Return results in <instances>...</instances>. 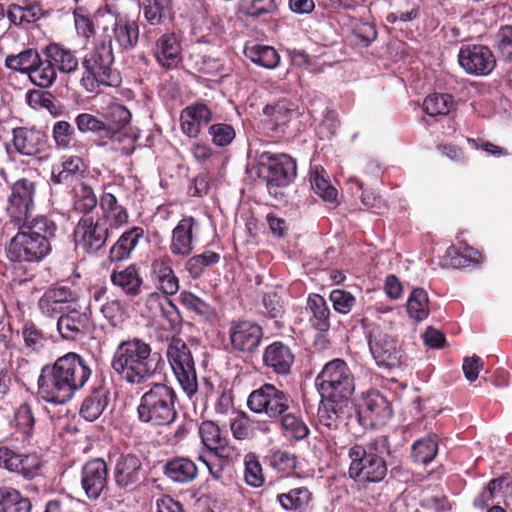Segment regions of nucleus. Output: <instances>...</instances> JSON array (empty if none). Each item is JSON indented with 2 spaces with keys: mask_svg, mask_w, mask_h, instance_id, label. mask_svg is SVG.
<instances>
[{
  "mask_svg": "<svg viewBox=\"0 0 512 512\" xmlns=\"http://www.w3.org/2000/svg\"><path fill=\"white\" fill-rule=\"evenodd\" d=\"M87 361L74 352L58 358L52 366H45L38 378V395L46 402L64 404L82 389L91 376Z\"/></svg>",
  "mask_w": 512,
  "mask_h": 512,
  "instance_id": "1",
  "label": "nucleus"
},
{
  "mask_svg": "<svg viewBox=\"0 0 512 512\" xmlns=\"http://www.w3.org/2000/svg\"><path fill=\"white\" fill-rule=\"evenodd\" d=\"M18 232L6 248V256L13 263H35L42 261L51 251V240L57 232L56 223L39 215L25 223L14 224Z\"/></svg>",
  "mask_w": 512,
  "mask_h": 512,
  "instance_id": "2",
  "label": "nucleus"
},
{
  "mask_svg": "<svg viewBox=\"0 0 512 512\" xmlns=\"http://www.w3.org/2000/svg\"><path fill=\"white\" fill-rule=\"evenodd\" d=\"M115 56L112 34L107 28L95 38L93 47L82 59L81 87L88 93H100L103 87H117L121 83L119 71L114 67Z\"/></svg>",
  "mask_w": 512,
  "mask_h": 512,
  "instance_id": "3",
  "label": "nucleus"
},
{
  "mask_svg": "<svg viewBox=\"0 0 512 512\" xmlns=\"http://www.w3.org/2000/svg\"><path fill=\"white\" fill-rule=\"evenodd\" d=\"M155 354L142 338L121 341L111 359V368L119 379L130 385L145 384L156 374Z\"/></svg>",
  "mask_w": 512,
  "mask_h": 512,
  "instance_id": "4",
  "label": "nucleus"
},
{
  "mask_svg": "<svg viewBox=\"0 0 512 512\" xmlns=\"http://www.w3.org/2000/svg\"><path fill=\"white\" fill-rule=\"evenodd\" d=\"M177 394L165 383H153L142 394L137 407L140 422L151 426H168L177 418Z\"/></svg>",
  "mask_w": 512,
  "mask_h": 512,
  "instance_id": "5",
  "label": "nucleus"
},
{
  "mask_svg": "<svg viewBox=\"0 0 512 512\" xmlns=\"http://www.w3.org/2000/svg\"><path fill=\"white\" fill-rule=\"evenodd\" d=\"M348 474L358 485L380 483L387 475V464L377 451L376 442L354 444L348 450Z\"/></svg>",
  "mask_w": 512,
  "mask_h": 512,
  "instance_id": "6",
  "label": "nucleus"
},
{
  "mask_svg": "<svg viewBox=\"0 0 512 512\" xmlns=\"http://www.w3.org/2000/svg\"><path fill=\"white\" fill-rule=\"evenodd\" d=\"M315 384L323 397L339 399L347 403L355 390L354 375L342 359L326 363L315 379Z\"/></svg>",
  "mask_w": 512,
  "mask_h": 512,
  "instance_id": "7",
  "label": "nucleus"
},
{
  "mask_svg": "<svg viewBox=\"0 0 512 512\" xmlns=\"http://www.w3.org/2000/svg\"><path fill=\"white\" fill-rule=\"evenodd\" d=\"M296 162L287 154L263 152L259 155L257 174L265 182L269 194L278 197V189L286 187L296 176Z\"/></svg>",
  "mask_w": 512,
  "mask_h": 512,
  "instance_id": "8",
  "label": "nucleus"
},
{
  "mask_svg": "<svg viewBox=\"0 0 512 512\" xmlns=\"http://www.w3.org/2000/svg\"><path fill=\"white\" fill-rule=\"evenodd\" d=\"M166 356L183 392L192 399L198 392V379L190 348L182 339L172 338Z\"/></svg>",
  "mask_w": 512,
  "mask_h": 512,
  "instance_id": "9",
  "label": "nucleus"
},
{
  "mask_svg": "<svg viewBox=\"0 0 512 512\" xmlns=\"http://www.w3.org/2000/svg\"><path fill=\"white\" fill-rule=\"evenodd\" d=\"M292 404L294 401L287 392L269 383L253 390L247 398L250 411L265 414L273 421H276Z\"/></svg>",
  "mask_w": 512,
  "mask_h": 512,
  "instance_id": "10",
  "label": "nucleus"
},
{
  "mask_svg": "<svg viewBox=\"0 0 512 512\" xmlns=\"http://www.w3.org/2000/svg\"><path fill=\"white\" fill-rule=\"evenodd\" d=\"M5 66L15 72L28 76L30 82L42 89H46L50 65L45 63V57L37 49L27 48L18 54H9L5 58Z\"/></svg>",
  "mask_w": 512,
  "mask_h": 512,
  "instance_id": "11",
  "label": "nucleus"
},
{
  "mask_svg": "<svg viewBox=\"0 0 512 512\" xmlns=\"http://www.w3.org/2000/svg\"><path fill=\"white\" fill-rule=\"evenodd\" d=\"M35 193V183L27 178L18 179L12 184L7 199L6 212L13 224L33 220Z\"/></svg>",
  "mask_w": 512,
  "mask_h": 512,
  "instance_id": "12",
  "label": "nucleus"
},
{
  "mask_svg": "<svg viewBox=\"0 0 512 512\" xmlns=\"http://www.w3.org/2000/svg\"><path fill=\"white\" fill-rule=\"evenodd\" d=\"M145 477V469L139 455L127 452L120 453L112 466V481L115 488L123 492H132Z\"/></svg>",
  "mask_w": 512,
  "mask_h": 512,
  "instance_id": "13",
  "label": "nucleus"
},
{
  "mask_svg": "<svg viewBox=\"0 0 512 512\" xmlns=\"http://www.w3.org/2000/svg\"><path fill=\"white\" fill-rule=\"evenodd\" d=\"M367 333L369 349L378 366L394 368L402 364V352L393 337L375 324L368 326Z\"/></svg>",
  "mask_w": 512,
  "mask_h": 512,
  "instance_id": "14",
  "label": "nucleus"
},
{
  "mask_svg": "<svg viewBox=\"0 0 512 512\" xmlns=\"http://www.w3.org/2000/svg\"><path fill=\"white\" fill-rule=\"evenodd\" d=\"M496 57L492 50L483 44H464L458 52L460 67L472 76H488L496 67Z\"/></svg>",
  "mask_w": 512,
  "mask_h": 512,
  "instance_id": "15",
  "label": "nucleus"
},
{
  "mask_svg": "<svg viewBox=\"0 0 512 512\" xmlns=\"http://www.w3.org/2000/svg\"><path fill=\"white\" fill-rule=\"evenodd\" d=\"M45 63L50 65V70L45 77L46 89L54 85L57 80V72L61 74H73L78 71L79 59L76 51L56 42L49 43L42 48Z\"/></svg>",
  "mask_w": 512,
  "mask_h": 512,
  "instance_id": "16",
  "label": "nucleus"
},
{
  "mask_svg": "<svg viewBox=\"0 0 512 512\" xmlns=\"http://www.w3.org/2000/svg\"><path fill=\"white\" fill-rule=\"evenodd\" d=\"M109 469L102 458H93L86 461L80 470V485L85 496L96 501L103 493L108 491Z\"/></svg>",
  "mask_w": 512,
  "mask_h": 512,
  "instance_id": "17",
  "label": "nucleus"
},
{
  "mask_svg": "<svg viewBox=\"0 0 512 512\" xmlns=\"http://www.w3.org/2000/svg\"><path fill=\"white\" fill-rule=\"evenodd\" d=\"M109 230L98 219L93 221L91 217H82L74 229L75 245L88 254L96 253L105 246Z\"/></svg>",
  "mask_w": 512,
  "mask_h": 512,
  "instance_id": "18",
  "label": "nucleus"
},
{
  "mask_svg": "<svg viewBox=\"0 0 512 512\" xmlns=\"http://www.w3.org/2000/svg\"><path fill=\"white\" fill-rule=\"evenodd\" d=\"M76 294L70 287L53 285L49 287L38 300V308L46 317H57L71 309Z\"/></svg>",
  "mask_w": 512,
  "mask_h": 512,
  "instance_id": "19",
  "label": "nucleus"
},
{
  "mask_svg": "<svg viewBox=\"0 0 512 512\" xmlns=\"http://www.w3.org/2000/svg\"><path fill=\"white\" fill-rule=\"evenodd\" d=\"M229 337L233 350L253 354L260 346L263 330L256 323L241 321L230 327Z\"/></svg>",
  "mask_w": 512,
  "mask_h": 512,
  "instance_id": "20",
  "label": "nucleus"
},
{
  "mask_svg": "<svg viewBox=\"0 0 512 512\" xmlns=\"http://www.w3.org/2000/svg\"><path fill=\"white\" fill-rule=\"evenodd\" d=\"M90 316L87 312L71 308L62 313L57 320V330L65 340H82L89 333Z\"/></svg>",
  "mask_w": 512,
  "mask_h": 512,
  "instance_id": "21",
  "label": "nucleus"
},
{
  "mask_svg": "<svg viewBox=\"0 0 512 512\" xmlns=\"http://www.w3.org/2000/svg\"><path fill=\"white\" fill-rule=\"evenodd\" d=\"M262 360L268 370L276 375L287 376L292 371L295 354L288 344L274 341L264 349Z\"/></svg>",
  "mask_w": 512,
  "mask_h": 512,
  "instance_id": "22",
  "label": "nucleus"
},
{
  "mask_svg": "<svg viewBox=\"0 0 512 512\" xmlns=\"http://www.w3.org/2000/svg\"><path fill=\"white\" fill-rule=\"evenodd\" d=\"M213 120V112L203 102L197 101L186 106L180 114L181 131L190 138L199 136L201 129Z\"/></svg>",
  "mask_w": 512,
  "mask_h": 512,
  "instance_id": "23",
  "label": "nucleus"
},
{
  "mask_svg": "<svg viewBox=\"0 0 512 512\" xmlns=\"http://www.w3.org/2000/svg\"><path fill=\"white\" fill-rule=\"evenodd\" d=\"M85 164L79 156L64 155L51 169V182L55 185L74 186L80 183L85 172Z\"/></svg>",
  "mask_w": 512,
  "mask_h": 512,
  "instance_id": "24",
  "label": "nucleus"
},
{
  "mask_svg": "<svg viewBox=\"0 0 512 512\" xmlns=\"http://www.w3.org/2000/svg\"><path fill=\"white\" fill-rule=\"evenodd\" d=\"M12 143L15 150L24 156H35L44 151L47 136L34 127H17L12 130Z\"/></svg>",
  "mask_w": 512,
  "mask_h": 512,
  "instance_id": "25",
  "label": "nucleus"
},
{
  "mask_svg": "<svg viewBox=\"0 0 512 512\" xmlns=\"http://www.w3.org/2000/svg\"><path fill=\"white\" fill-rule=\"evenodd\" d=\"M359 414L372 426L382 425L391 418L392 408L386 397L374 390L364 396Z\"/></svg>",
  "mask_w": 512,
  "mask_h": 512,
  "instance_id": "26",
  "label": "nucleus"
},
{
  "mask_svg": "<svg viewBox=\"0 0 512 512\" xmlns=\"http://www.w3.org/2000/svg\"><path fill=\"white\" fill-rule=\"evenodd\" d=\"M197 221L192 216L182 218L172 230L169 249L175 256L187 257L194 250V228Z\"/></svg>",
  "mask_w": 512,
  "mask_h": 512,
  "instance_id": "27",
  "label": "nucleus"
},
{
  "mask_svg": "<svg viewBox=\"0 0 512 512\" xmlns=\"http://www.w3.org/2000/svg\"><path fill=\"white\" fill-rule=\"evenodd\" d=\"M153 55L164 69L176 68L181 60V45L174 33H164L155 42Z\"/></svg>",
  "mask_w": 512,
  "mask_h": 512,
  "instance_id": "28",
  "label": "nucleus"
},
{
  "mask_svg": "<svg viewBox=\"0 0 512 512\" xmlns=\"http://www.w3.org/2000/svg\"><path fill=\"white\" fill-rule=\"evenodd\" d=\"M99 207L101 215L97 219L109 229H119L128 224V211L114 194L104 192L100 197Z\"/></svg>",
  "mask_w": 512,
  "mask_h": 512,
  "instance_id": "29",
  "label": "nucleus"
},
{
  "mask_svg": "<svg viewBox=\"0 0 512 512\" xmlns=\"http://www.w3.org/2000/svg\"><path fill=\"white\" fill-rule=\"evenodd\" d=\"M114 22L111 28L106 27L112 34L117 45L122 50L133 49L139 39V26L136 21L126 15L114 13Z\"/></svg>",
  "mask_w": 512,
  "mask_h": 512,
  "instance_id": "30",
  "label": "nucleus"
},
{
  "mask_svg": "<svg viewBox=\"0 0 512 512\" xmlns=\"http://www.w3.org/2000/svg\"><path fill=\"white\" fill-rule=\"evenodd\" d=\"M164 476L171 482L185 485L198 476L197 465L187 457L176 456L168 459L162 466Z\"/></svg>",
  "mask_w": 512,
  "mask_h": 512,
  "instance_id": "31",
  "label": "nucleus"
},
{
  "mask_svg": "<svg viewBox=\"0 0 512 512\" xmlns=\"http://www.w3.org/2000/svg\"><path fill=\"white\" fill-rule=\"evenodd\" d=\"M199 434L203 445L215 456L228 458L230 448L228 439L222 436L220 427L212 421H204L199 426Z\"/></svg>",
  "mask_w": 512,
  "mask_h": 512,
  "instance_id": "32",
  "label": "nucleus"
},
{
  "mask_svg": "<svg viewBox=\"0 0 512 512\" xmlns=\"http://www.w3.org/2000/svg\"><path fill=\"white\" fill-rule=\"evenodd\" d=\"M151 273L157 287L166 295H174L179 290V280L175 275L169 257L154 259Z\"/></svg>",
  "mask_w": 512,
  "mask_h": 512,
  "instance_id": "33",
  "label": "nucleus"
},
{
  "mask_svg": "<svg viewBox=\"0 0 512 512\" xmlns=\"http://www.w3.org/2000/svg\"><path fill=\"white\" fill-rule=\"evenodd\" d=\"M143 236L144 229L139 226L123 232L109 250L110 261L120 262L129 259Z\"/></svg>",
  "mask_w": 512,
  "mask_h": 512,
  "instance_id": "34",
  "label": "nucleus"
},
{
  "mask_svg": "<svg viewBox=\"0 0 512 512\" xmlns=\"http://www.w3.org/2000/svg\"><path fill=\"white\" fill-rule=\"evenodd\" d=\"M110 281L128 297L133 298L141 293L143 279L135 264H130L122 270H113Z\"/></svg>",
  "mask_w": 512,
  "mask_h": 512,
  "instance_id": "35",
  "label": "nucleus"
},
{
  "mask_svg": "<svg viewBox=\"0 0 512 512\" xmlns=\"http://www.w3.org/2000/svg\"><path fill=\"white\" fill-rule=\"evenodd\" d=\"M306 311L309 314V322L313 328L321 332L329 330L331 311L323 296L317 293L309 294Z\"/></svg>",
  "mask_w": 512,
  "mask_h": 512,
  "instance_id": "36",
  "label": "nucleus"
},
{
  "mask_svg": "<svg viewBox=\"0 0 512 512\" xmlns=\"http://www.w3.org/2000/svg\"><path fill=\"white\" fill-rule=\"evenodd\" d=\"M312 499V492L303 486L292 488L276 496L280 507L287 512H307Z\"/></svg>",
  "mask_w": 512,
  "mask_h": 512,
  "instance_id": "37",
  "label": "nucleus"
},
{
  "mask_svg": "<svg viewBox=\"0 0 512 512\" xmlns=\"http://www.w3.org/2000/svg\"><path fill=\"white\" fill-rule=\"evenodd\" d=\"M108 402L109 391L104 387L95 388L84 398L79 413L85 420L93 422L102 415Z\"/></svg>",
  "mask_w": 512,
  "mask_h": 512,
  "instance_id": "38",
  "label": "nucleus"
},
{
  "mask_svg": "<svg viewBox=\"0 0 512 512\" xmlns=\"http://www.w3.org/2000/svg\"><path fill=\"white\" fill-rule=\"evenodd\" d=\"M275 422H277L284 434L295 440H302L309 435V428L302 420L300 415L296 413V409L292 404L288 410L284 412Z\"/></svg>",
  "mask_w": 512,
  "mask_h": 512,
  "instance_id": "39",
  "label": "nucleus"
},
{
  "mask_svg": "<svg viewBox=\"0 0 512 512\" xmlns=\"http://www.w3.org/2000/svg\"><path fill=\"white\" fill-rule=\"evenodd\" d=\"M32 504L20 491L8 486L0 487V512H31Z\"/></svg>",
  "mask_w": 512,
  "mask_h": 512,
  "instance_id": "40",
  "label": "nucleus"
},
{
  "mask_svg": "<svg viewBox=\"0 0 512 512\" xmlns=\"http://www.w3.org/2000/svg\"><path fill=\"white\" fill-rule=\"evenodd\" d=\"M43 16L44 11L38 3H32L26 6L11 4L7 9L9 24L15 26L35 23Z\"/></svg>",
  "mask_w": 512,
  "mask_h": 512,
  "instance_id": "41",
  "label": "nucleus"
},
{
  "mask_svg": "<svg viewBox=\"0 0 512 512\" xmlns=\"http://www.w3.org/2000/svg\"><path fill=\"white\" fill-rule=\"evenodd\" d=\"M264 115L269 117L272 124L271 129L276 132H284L283 127L286 126L294 115L292 104L287 100H280L272 105H266Z\"/></svg>",
  "mask_w": 512,
  "mask_h": 512,
  "instance_id": "42",
  "label": "nucleus"
},
{
  "mask_svg": "<svg viewBox=\"0 0 512 512\" xmlns=\"http://www.w3.org/2000/svg\"><path fill=\"white\" fill-rule=\"evenodd\" d=\"M244 53L253 63L266 69H274L280 62V56L272 46L254 44L246 46Z\"/></svg>",
  "mask_w": 512,
  "mask_h": 512,
  "instance_id": "43",
  "label": "nucleus"
},
{
  "mask_svg": "<svg viewBox=\"0 0 512 512\" xmlns=\"http://www.w3.org/2000/svg\"><path fill=\"white\" fill-rule=\"evenodd\" d=\"M141 8L145 20L153 26L162 24L172 14L171 0H144Z\"/></svg>",
  "mask_w": 512,
  "mask_h": 512,
  "instance_id": "44",
  "label": "nucleus"
},
{
  "mask_svg": "<svg viewBox=\"0 0 512 512\" xmlns=\"http://www.w3.org/2000/svg\"><path fill=\"white\" fill-rule=\"evenodd\" d=\"M310 184L312 190L326 202H335L337 190L330 183L327 172L320 166H315L310 171Z\"/></svg>",
  "mask_w": 512,
  "mask_h": 512,
  "instance_id": "45",
  "label": "nucleus"
},
{
  "mask_svg": "<svg viewBox=\"0 0 512 512\" xmlns=\"http://www.w3.org/2000/svg\"><path fill=\"white\" fill-rule=\"evenodd\" d=\"M407 312L417 322L423 321L429 315V298L422 288H415L407 300Z\"/></svg>",
  "mask_w": 512,
  "mask_h": 512,
  "instance_id": "46",
  "label": "nucleus"
},
{
  "mask_svg": "<svg viewBox=\"0 0 512 512\" xmlns=\"http://www.w3.org/2000/svg\"><path fill=\"white\" fill-rule=\"evenodd\" d=\"M73 208L82 214H89L97 206V198L91 186L84 182L74 185Z\"/></svg>",
  "mask_w": 512,
  "mask_h": 512,
  "instance_id": "47",
  "label": "nucleus"
},
{
  "mask_svg": "<svg viewBox=\"0 0 512 512\" xmlns=\"http://www.w3.org/2000/svg\"><path fill=\"white\" fill-rule=\"evenodd\" d=\"M131 112L122 104H112L108 109V129H105L106 137H113L125 128L131 121Z\"/></svg>",
  "mask_w": 512,
  "mask_h": 512,
  "instance_id": "48",
  "label": "nucleus"
},
{
  "mask_svg": "<svg viewBox=\"0 0 512 512\" xmlns=\"http://www.w3.org/2000/svg\"><path fill=\"white\" fill-rule=\"evenodd\" d=\"M411 450L414 462L427 465L436 457L438 443L432 436L423 437L413 443Z\"/></svg>",
  "mask_w": 512,
  "mask_h": 512,
  "instance_id": "49",
  "label": "nucleus"
},
{
  "mask_svg": "<svg viewBox=\"0 0 512 512\" xmlns=\"http://www.w3.org/2000/svg\"><path fill=\"white\" fill-rule=\"evenodd\" d=\"M220 255L213 251H205L201 254L192 256L186 262V270L193 279L199 278L206 268L218 263Z\"/></svg>",
  "mask_w": 512,
  "mask_h": 512,
  "instance_id": "50",
  "label": "nucleus"
},
{
  "mask_svg": "<svg viewBox=\"0 0 512 512\" xmlns=\"http://www.w3.org/2000/svg\"><path fill=\"white\" fill-rule=\"evenodd\" d=\"M453 107L451 95L434 93L427 96L423 103L424 111L430 116H445Z\"/></svg>",
  "mask_w": 512,
  "mask_h": 512,
  "instance_id": "51",
  "label": "nucleus"
},
{
  "mask_svg": "<svg viewBox=\"0 0 512 512\" xmlns=\"http://www.w3.org/2000/svg\"><path fill=\"white\" fill-rule=\"evenodd\" d=\"M244 480L254 488L261 487L265 482L261 463L254 453H248L244 457Z\"/></svg>",
  "mask_w": 512,
  "mask_h": 512,
  "instance_id": "52",
  "label": "nucleus"
},
{
  "mask_svg": "<svg viewBox=\"0 0 512 512\" xmlns=\"http://www.w3.org/2000/svg\"><path fill=\"white\" fill-rule=\"evenodd\" d=\"M339 399H328L318 408L319 423L329 429H337L341 422V407H338Z\"/></svg>",
  "mask_w": 512,
  "mask_h": 512,
  "instance_id": "53",
  "label": "nucleus"
},
{
  "mask_svg": "<svg viewBox=\"0 0 512 512\" xmlns=\"http://www.w3.org/2000/svg\"><path fill=\"white\" fill-rule=\"evenodd\" d=\"M75 137L73 126L65 120L54 123L52 127V139L58 150H68L72 147Z\"/></svg>",
  "mask_w": 512,
  "mask_h": 512,
  "instance_id": "54",
  "label": "nucleus"
},
{
  "mask_svg": "<svg viewBox=\"0 0 512 512\" xmlns=\"http://www.w3.org/2000/svg\"><path fill=\"white\" fill-rule=\"evenodd\" d=\"M501 61L512 62V26H501L495 35L494 45Z\"/></svg>",
  "mask_w": 512,
  "mask_h": 512,
  "instance_id": "55",
  "label": "nucleus"
},
{
  "mask_svg": "<svg viewBox=\"0 0 512 512\" xmlns=\"http://www.w3.org/2000/svg\"><path fill=\"white\" fill-rule=\"evenodd\" d=\"M268 464L271 468L278 472L289 473L297 466V458L294 454L276 450L267 456Z\"/></svg>",
  "mask_w": 512,
  "mask_h": 512,
  "instance_id": "56",
  "label": "nucleus"
},
{
  "mask_svg": "<svg viewBox=\"0 0 512 512\" xmlns=\"http://www.w3.org/2000/svg\"><path fill=\"white\" fill-rule=\"evenodd\" d=\"M230 430L237 440L251 439L254 437V418L242 412L231 421Z\"/></svg>",
  "mask_w": 512,
  "mask_h": 512,
  "instance_id": "57",
  "label": "nucleus"
},
{
  "mask_svg": "<svg viewBox=\"0 0 512 512\" xmlns=\"http://www.w3.org/2000/svg\"><path fill=\"white\" fill-rule=\"evenodd\" d=\"M208 134L213 144L218 147H226L232 143L235 138V130L232 125L227 123H216L208 128Z\"/></svg>",
  "mask_w": 512,
  "mask_h": 512,
  "instance_id": "58",
  "label": "nucleus"
},
{
  "mask_svg": "<svg viewBox=\"0 0 512 512\" xmlns=\"http://www.w3.org/2000/svg\"><path fill=\"white\" fill-rule=\"evenodd\" d=\"M329 299L335 312L340 314H348L356 305V298L348 291L342 289H334L330 292Z\"/></svg>",
  "mask_w": 512,
  "mask_h": 512,
  "instance_id": "59",
  "label": "nucleus"
},
{
  "mask_svg": "<svg viewBox=\"0 0 512 512\" xmlns=\"http://www.w3.org/2000/svg\"><path fill=\"white\" fill-rule=\"evenodd\" d=\"M74 25L78 36L90 39L95 34V27L90 14L82 7L73 11Z\"/></svg>",
  "mask_w": 512,
  "mask_h": 512,
  "instance_id": "60",
  "label": "nucleus"
},
{
  "mask_svg": "<svg viewBox=\"0 0 512 512\" xmlns=\"http://www.w3.org/2000/svg\"><path fill=\"white\" fill-rule=\"evenodd\" d=\"M74 121L78 131L81 133L93 132L105 135V129H108L105 122L90 113H80L75 117Z\"/></svg>",
  "mask_w": 512,
  "mask_h": 512,
  "instance_id": "61",
  "label": "nucleus"
},
{
  "mask_svg": "<svg viewBox=\"0 0 512 512\" xmlns=\"http://www.w3.org/2000/svg\"><path fill=\"white\" fill-rule=\"evenodd\" d=\"M101 313L112 326L117 327L125 320V305L121 300L113 299L102 305Z\"/></svg>",
  "mask_w": 512,
  "mask_h": 512,
  "instance_id": "62",
  "label": "nucleus"
},
{
  "mask_svg": "<svg viewBox=\"0 0 512 512\" xmlns=\"http://www.w3.org/2000/svg\"><path fill=\"white\" fill-rule=\"evenodd\" d=\"M14 420L18 431L22 433L25 438L30 437L35 424L30 406L27 404L21 405L15 412Z\"/></svg>",
  "mask_w": 512,
  "mask_h": 512,
  "instance_id": "63",
  "label": "nucleus"
},
{
  "mask_svg": "<svg viewBox=\"0 0 512 512\" xmlns=\"http://www.w3.org/2000/svg\"><path fill=\"white\" fill-rule=\"evenodd\" d=\"M22 338L26 348L37 351L44 346L45 338L33 322H26L22 327Z\"/></svg>",
  "mask_w": 512,
  "mask_h": 512,
  "instance_id": "64",
  "label": "nucleus"
}]
</instances>
